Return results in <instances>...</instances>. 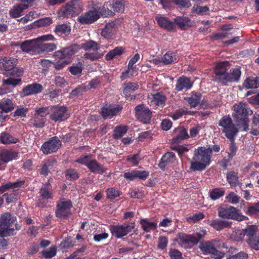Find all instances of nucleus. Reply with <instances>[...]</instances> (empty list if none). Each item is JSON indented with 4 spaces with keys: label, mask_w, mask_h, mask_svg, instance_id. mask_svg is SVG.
I'll return each instance as SVG.
<instances>
[{
    "label": "nucleus",
    "mask_w": 259,
    "mask_h": 259,
    "mask_svg": "<svg viewBox=\"0 0 259 259\" xmlns=\"http://www.w3.org/2000/svg\"><path fill=\"white\" fill-rule=\"evenodd\" d=\"M229 66V63L227 61L222 62L217 65L214 72V80L220 82L222 84H225L228 82L238 81L241 72L239 68L233 69L230 73H227V67Z\"/></svg>",
    "instance_id": "obj_1"
},
{
    "label": "nucleus",
    "mask_w": 259,
    "mask_h": 259,
    "mask_svg": "<svg viewBox=\"0 0 259 259\" xmlns=\"http://www.w3.org/2000/svg\"><path fill=\"white\" fill-rule=\"evenodd\" d=\"M212 154L211 148L200 147L194 151V156L191 162L192 170L202 171L209 165Z\"/></svg>",
    "instance_id": "obj_2"
},
{
    "label": "nucleus",
    "mask_w": 259,
    "mask_h": 259,
    "mask_svg": "<svg viewBox=\"0 0 259 259\" xmlns=\"http://www.w3.org/2000/svg\"><path fill=\"white\" fill-rule=\"evenodd\" d=\"M234 113L233 116L238 125L240 128H242L243 131H246L248 130L249 119L247 117L249 114H252L253 112L248 107L247 103L240 102L238 104L234 105Z\"/></svg>",
    "instance_id": "obj_3"
},
{
    "label": "nucleus",
    "mask_w": 259,
    "mask_h": 259,
    "mask_svg": "<svg viewBox=\"0 0 259 259\" xmlns=\"http://www.w3.org/2000/svg\"><path fill=\"white\" fill-rule=\"evenodd\" d=\"M199 247L203 253L211 254V257L215 259L222 258L225 255L224 252L219 251L218 249L228 248L224 243H221L217 240L200 242Z\"/></svg>",
    "instance_id": "obj_4"
},
{
    "label": "nucleus",
    "mask_w": 259,
    "mask_h": 259,
    "mask_svg": "<svg viewBox=\"0 0 259 259\" xmlns=\"http://www.w3.org/2000/svg\"><path fill=\"white\" fill-rule=\"evenodd\" d=\"M16 221L15 217L10 212H5L0 216V237L14 235L15 229L13 228Z\"/></svg>",
    "instance_id": "obj_5"
},
{
    "label": "nucleus",
    "mask_w": 259,
    "mask_h": 259,
    "mask_svg": "<svg viewBox=\"0 0 259 259\" xmlns=\"http://www.w3.org/2000/svg\"><path fill=\"white\" fill-rule=\"evenodd\" d=\"M205 230H200L195 234H186L184 233H179L178 238L180 243L185 248H191L196 245L200 241L206 234Z\"/></svg>",
    "instance_id": "obj_6"
},
{
    "label": "nucleus",
    "mask_w": 259,
    "mask_h": 259,
    "mask_svg": "<svg viewBox=\"0 0 259 259\" xmlns=\"http://www.w3.org/2000/svg\"><path fill=\"white\" fill-rule=\"evenodd\" d=\"M83 10V5L80 0H73L66 4L59 12L60 17L67 18L78 15Z\"/></svg>",
    "instance_id": "obj_7"
},
{
    "label": "nucleus",
    "mask_w": 259,
    "mask_h": 259,
    "mask_svg": "<svg viewBox=\"0 0 259 259\" xmlns=\"http://www.w3.org/2000/svg\"><path fill=\"white\" fill-rule=\"evenodd\" d=\"M218 215L222 218L233 219L238 221L246 220L248 219L247 217L240 213L239 210L236 208L229 205L220 207L218 208Z\"/></svg>",
    "instance_id": "obj_8"
},
{
    "label": "nucleus",
    "mask_w": 259,
    "mask_h": 259,
    "mask_svg": "<svg viewBox=\"0 0 259 259\" xmlns=\"http://www.w3.org/2000/svg\"><path fill=\"white\" fill-rule=\"evenodd\" d=\"M219 125L222 127V131L227 138L233 140L238 133V130L233 124L232 120L229 116L223 117L219 121Z\"/></svg>",
    "instance_id": "obj_9"
},
{
    "label": "nucleus",
    "mask_w": 259,
    "mask_h": 259,
    "mask_svg": "<svg viewBox=\"0 0 259 259\" xmlns=\"http://www.w3.org/2000/svg\"><path fill=\"white\" fill-rule=\"evenodd\" d=\"M23 70L22 68H16L13 70L11 74L12 76H16L17 78L10 77L7 79L3 80L2 87L0 88V95H4L9 92L6 85H11L15 87L19 84L21 81V79L20 77L23 75Z\"/></svg>",
    "instance_id": "obj_10"
},
{
    "label": "nucleus",
    "mask_w": 259,
    "mask_h": 259,
    "mask_svg": "<svg viewBox=\"0 0 259 259\" xmlns=\"http://www.w3.org/2000/svg\"><path fill=\"white\" fill-rule=\"evenodd\" d=\"M72 203L70 200L62 198L59 200L56 205V217L61 219H66L71 215L70 209Z\"/></svg>",
    "instance_id": "obj_11"
},
{
    "label": "nucleus",
    "mask_w": 259,
    "mask_h": 259,
    "mask_svg": "<svg viewBox=\"0 0 259 259\" xmlns=\"http://www.w3.org/2000/svg\"><path fill=\"white\" fill-rule=\"evenodd\" d=\"M245 240L250 248L259 250V237L257 235L256 227L255 226H248L246 228Z\"/></svg>",
    "instance_id": "obj_12"
},
{
    "label": "nucleus",
    "mask_w": 259,
    "mask_h": 259,
    "mask_svg": "<svg viewBox=\"0 0 259 259\" xmlns=\"http://www.w3.org/2000/svg\"><path fill=\"white\" fill-rule=\"evenodd\" d=\"M80 49V46L78 45H73L62 50L56 51L53 57L55 60H69L71 61V57L74 55Z\"/></svg>",
    "instance_id": "obj_13"
},
{
    "label": "nucleus",
    "mask_w": 259,
    "mask_h": 259,
    "mask_svg": "<svg viewBox=\"0 0 259 259\" xmlns=\"http://www.w3.org/2000/svg\"><path fill=\"white\" fill-rule=\"evenodd\" d=\"M134 227L135 223H128L122 225L111 226L110 230L113 235L120 238L131 232L134 229Z\"/></svg>",
    "instance_id": "obj_14"
},
{
    "label": "nucleus",
    "mask_w": 259,
    "mask_h": 259,
    "mask_svg": "<svg viewBox=\"0 0 259 259\" xmlns=\"http://www.w3.org/2000/svg\"><path fill=\"white\" fill-rule=\"evenodd\" d=\"M136 115L138 119L143 123L150 122L152 112L144 104L139 105L135 107Z\"/></svg>",
    "instance_id": "obj_15"
},
{
    "label": "nucleus",
    "mask_w": 259,
    "mask_h": 259,
    "mask_svg": "<svg viewBox=\"0 0 259 259\" xmlns=\"http://www.w3.org/2000/svg\"><path fill=\"white\" fill-rule=\"evenodd\" d=\"M61 146V142L57 137L51 138L41 146V150L45 154L56 152Z\"/></svg>",
    "instance_id": "obj_16"
},
{
    "label": "nucleus",
    "mask_w": 259,
    "mask_h": 259,
    "mask_svg": "<svg viewBox=\"0 0 259 259\" xmlns=\"http://www.w3.org/2000/svg\"><path fill=\"white\" fill-rule=\"evenodd\" d=\"M56 48L54 43H44L33 40V55L53 52Z\"/></svg>",
    "instance_id": "obj_17"
},
{
    "label": "nucleus",
    "mask_w": 259,
    "mask_h": 259,
    "mask_svg": "<svg viewBox=\"0 0 259 259\" xmlns=\"http://www.w3.org/2000/svg\"><path fill=\"white\" fill-rule=\"evenodd\" d=\"M49 112V109L47 107L36 108L33 125L38 127H42L45 122L44 117L48 114Z\"/></svg>",
    "instance_id": "obj_18"
},
{
    "label": "nucleus",
    "mask_w": 259,
    "mask_h": 259,
    "mask_svg": "<svg viewBox=\"0 0 259 259\" xmlns=\"http://www.w3.org/2000/svg\"><path fill=\"white\" fill-rule=\"evenodd\" d=\"M100 18L99 12L97 10H90L82 14L77 18V21L81 24H91Z\"/></svg>",
    "instance_id": "obj_19"
},
{
    "label": "nucleus",
    "mask_w": 259,
    "mask_h": 259,
    "mask_svg": "<svg viewBox=\"0 0 259 259\" xmlns=\"http://www.w3.org/2000/svg\"><path fill=\"white\" fill-rule=\"evenodd\" d=\"M51 118L55 121H63L68 117L66 108L64 106H54L52 108Z\"/></svg>",
    "instance_id": "obj_20"
},
{
    "label": "nucleus",
    "mask_w": 259,
    "mask_h": 259,
    "mask_svg": "<svg viewBox=\"0 0 259 259\" xmlns=\"http://www.w3.org/2000/svg\"><path fill=\"white\" fill-rule=\"evenodd\" d=\"M17 63L18 60L13 57H0V70L5 71L14 70Z\"/></svg>",
    "instance_id": "obj_21"
},
{
    "label": "nucleus",
    "mask_w": 259,
    "mask_h": 259,
    "mask_svg": "<svg viewBox=\"0 0 259 259\" xmlns=\"http://www.w3.org/2000/svg\"><path fill=\"white\" fill-rule=\"evenodd\" d=\"M166 100L165 97L160 93L150 94L148 96V102L151 106L157 107L159 106H163Z\"/></svg>",
    "instance_id": "obj_22"
},
{
    "label": "nucleus",
    "mask_w": 259,
    "mask_h": 259,
    "mask_svg": "<svg viewBox=\"0 0 259 259\" xmlns=\"http://www.w3.org/2000/svg\"><path fill=\"white\" fill-rule=\"evenodd\" d=\"M122 109L121 107L118 106L113 107L107 105L104 106L101 110V114L104 118H111L117 114Z\"/></svg>",
    "instance_id": "obj_23"
},
{
    "label": "nucleus",
    "mask_w": 259,
    "mask_h": 259,
    "mask_svg": "<svg viewBox=\"0 0 259 259\" xmlns=\"http://www.w3.org/2000/svg\"><path fill=\"white\" fill-rule=\"evenodd\" d=\"M28 5L27 4H16L9 11L10 17L13 18H17L20 17L23 11L28 8Z\"/></svg>",
    "instance_id": "obj_24"
},
{
    "label": "nucleus",
    "mask_w": 259,
    "mask_h": 259,
    "mask_svg": "<svg viewBox=\"0 0 259 259\" xmlns=\"http://www.w3.org/2000/svg\"><path fill=\"white\" fill-rule=\"evenodd\" d=\"M232 223V222L219 219L212 220L209 221V225L217 231L230 227Z\"/></svg>",
    "instance_id": "obj_25"
},
{
    "label": "nucleus",
    "mask_w": 259,
    "mask_h": 259,
    "mask_svg": "<svg viewBox=\"0 0 259 259\" xmlns=\"http://www.w3.org/2000/svg\"><path fill=\"white\" fill-rule=\"evenodd\" d=\"M18 156V153L8 150H4L0 152V159L2 162L7 163L13 159L16 158Z\"/></svg>",
    "instance_id": "obj_26"
},
{
    "label": "nucleus",
    "mask_w": 259,
    "mask_h": 259,
    "mask_svg": "<svg viewBox=\"0 0 259 259\" xmlns=\"http://www.w3.org/2000/svg\"><path fill=\"white\" fill-rule=\"evenodd\" d=\"M25 182L24 180H20L3 184L0 187V194H2L10 189L20 188L25 184Z\"/></svg>",
    "instance_id": "obj_27"
},
{
    "label": "nucleus",
    "mask_w": 259,
    "mask_h": 259,
    "mask_svg": "<svg viewBox=\"0 0 259 259\" xmlns=\"http://www.w3.org/2000/svg\"><path fill=\"white\" fill-rule=\"evenodd\" d=\"M19 188L12 189V192L10 193H6L3 195V196L5 199L7 204L11 203L18 199L22 192V190Z\"/></svg>",
    "instance_id": "obj_28"
},
{
    "label": "nucleus",
    "mask_w": 259,
    "mask_h": 259,
    "mask_svg": "<svg viewBox=\"0 0 259 259\" xmlns=\"http://www.w3.org/2000/svg\"><path fill=\"white\" fill-rule=\"evenodd\" d=\"M192 87L190 80L186 77H180L177 81L176 90L178 91H181L183 90H188Z\"/></svg>",
    "instance_id": "obj_29"
},
{
    "label": "nucleus",
    "mask_w": 259,
    "mask_h": 259,
    "mask_svg": "<svg viewBox=\"0 0 259 259\" xmlns=\"http://www.w3.org/2000/svg\"><path fill=\"white\" fill-rule=\"evenodd\" d=\"M88 168L92 172L99 174H103L107 170L95 159L90 161V163L88 164Z\"/></svg>",
    "instance_id": "obj_30"
},
{
    "label": "nucleus",
    "mask_w": 259,
    "mask_h": 259,
    "mask_svg": "<svg viewBox=\"0 0 259 259\" xmlns=\"http://www.w3.org/2000/svg\"><path fill=\"white\" fill-rule=\"evenodd\" d=\"M175 22L182 30L187 29L192 25V22L186 17H178L174 19Z\"/></svg>",
    "instance_id": "obj_31"
},
{
    "label": "nucleus",
    "mask_w": 259,
    "mask_h": 259,
    "mask_svg": "<svg viewBox=\"0 0 259 259\" xmlns=\"http://www.w3.org/2000/svg\"><path fill=\"white\" fill-rule=\"evenodd\" d=\"M139 88L138 84L135 82H128L125 83L123 93L127 99H132L133 98L130 97L131 93L135 92Z\"/></svg>",
    "instance_id": "obj_32"
},
{
    "label": "nucleus",
    "mask_w": 259,
    "mask_h": 259,
    "mask_svg": "<svg viewBox=\"0 0 259 259\" xmlns=\"http://www.w3.org/2000/svg\"><path fill=\"white\" fill-rule=\"evenodd\" d=\"M156 20L160 27L168 30H172L175 28L174 23L165 17H156Z\"/></svg>",
    "instance_id": "obj_33"
},
{
    "label": "nucleus",
    "mask_w": 259,
    "mask_h": 259,
    "mask_svg": "<svg viewBox=\"0 0 259 259\" xmlns=\"http://www.w3.org/2000/svg\"><path fill=\"white\" fill-rule=\"evenodd\" d=\"M18 139L13 137L9 133L3 132L0 136V141L4 144H15L18 142Z\"/></svg>",
    "instance_id": "obj_34"
},
{
    "label": "nucleus",
    "mask_w": 259,
    "mask_h": 259,
    "mask_svg": "<svg viewBox=\"0 0 259 259\" xmlns=\"http://www.w3.org/2000/svg\"><path fill=\"white\" fill-rule=\"evenodd\" d=\"M0 109L5 113L12 111L14 109V105L10 99H4L0 102Z\"/></svg>",
    "instance_id": "obj_35"
},
{
    "label": "nucleus",
    "mask_w": 259,
    "mask_h": 259,
    "mask_svg": "<svg viewBox=\"0 0 259 259\" xmlns=\"http://www.w3.org/2000/svg\"><path fill=\"white\" fill-rule=\"evenodd\" d=\"M243 86L247 89L257 88L259 87V78L249 77L243 83Z\"/></svg>",
    "instance_id": "obj_36"
},
{
    "label": "nucleus",
    "mask_w": 259,
    "mask_h": 259,
    "mask_svg": "<svg viewBox=\"0 0 259 259\" xmlns=\"http://www.w3.org/2000/svg\"><path fill=\"white\" fill-rule=\"evenodd\" d=\"M177 136L173 139V141L175 143H180L182 140L189 138V136L187 133V130L183 127H181L177 129Z\"/></svg>",
    "instance_id": "obj_37"
},
{
    "label": "nucleus",
    "mask_w": 259,
    "mask_h": 259,
    "mask_svg": "<svg viewBox=\"0 0 259 259\" xmlns=\"http://www.w3.org/2000/svg\"><path fill=\"white\" fill-rule=\"evenodd\" d=\"M115 27V23L114 22L106 24L104 29L102 31V35L105 38H110L112 36Z\"/></svg>",
    "instance_id": "obj_38"
},
{
    "label": "nucleus",
    "mask_w": 259,
    "mask_h": 259,
    "mask_svg": "<svg viewBox=\"0 0 259 259\" xmlns=\"http://www.w3.org/2000/svg\"><path fill=\"white\" fill-rule=\"evenodd\" d=\"M201 98V95L200 94H195L192 96L191 97L185 98V100L188 102L191 107H195L198 105H200V106L202 107L203 105L202 104H200Z\"/></svg>",
    "instance_id": "obj_39"
},
{
    "label": "nucleus",
    "mask_w": 259,
    "mask_h": 259,
    "mask_svg": "<svg viewBox=\"0 0 259 259\" xmlns=\"http://www.w3.org/2000/svg\"><path fill=\"white\" fill-rule=\"evenodd\" d=\"M174 159L175 154L172 152H167L162 157L159 166L161 168H163L166 164L172 162Z\"/></svg>",
    "instance_id": "obj_40"
},
{
    "label": "nucleus",
    "mask_w": 259,
    "mask_h": 259,
    "mask_svg": "<svg viewBox=\"0 0 259 259\" xmlns=\"http://www.w3.org/2000/svg\"><path fill=\"white\" fill-rule=\"evenodd\" d=\"M227 180L232 187H236L239 184L237 174L234 171L228 172L226 175Z\"/></svg>",
    "instance_id": "obj_41"
},
{
    "label": "nucleus",
    "mask_w": 259,
    "mask_h": 259,
    "mask_svg": "<svg viewBox=\"0 0 259 259\" xmlns=\"http://www.w3.org/2000/svg\"><path fill=\"white\" fill-rule=\"evenodd\" d=\"M71 31L70 26L66 24H59L56 26L55 29V32L58 35L64 34H68Z\"/></svg>",
    "instance_id": "obj_42"
},
{
    "label": "nucleus",
    "mask_w": 259,
    "mask_h": 259,
    "mask_svg": "<svg viewBox=\"0 0 259 259\" xmlns=\"http://www.w3.org/2000/svg\"><path fill=\"white\" fill-rule=\"evenodd\" d=\"M80 48H82L85 51L90 50L97 51L99 49V45L96 42L93 40H89L82 44L80 47Z\"/></svg>",
    "instance_id": "obj_43"
},
{
    "label": "nucleus",
    "mask_w": 259,
    "mask_h": 259,
    "mask_svg": "<svg viewBox=\"0 0 259 259\" xmlns=\"http://www.w3.org/2000/svg\"><path fill=\"white\" fill-rule=\"evenodd\" d=\"M127 128L126 126H117L114 130L113 137L115 139L121 138L127 132Z\"/></svg>",
    "instance_id": "obj_44"
},
{
    "label": "nucleus",
    "mask_w": 259,
    "mask_h": 259,
    "mask_svg": "<svg viewBox=\"0 0 259 259\" xmlns=\"http://www.w3.org/2000/svg\"><path fill=\"white\" fill-rule=\"evenodd\" d=\"M52 22V19L50 17L40 19L33 22V28L46 26L50 25Z\"/></svg>",
    "instance_id": "obj_45"
},
{
    "label": "nucleus",
    "mask_w": 259,
    "mask_h": 259,
    "mask_svg": "<svg viewBox=\"0 0 259 259\" xmlns=\"http://www.w3.org/2000/svg\"><path fill=\"white\" fill-rule=\"evenodd\" d=\"M175 54L172 52H168L162 58V62L166 65L172 63L176 60Z\"/></svg>",
    "instance_id": "obj_46"
},
{
    "label": "nucleus",
    "mask_w": 259,
    "mask_h": 259,
    "mask_svg": "<svg viewBox=\"0 0 259 259\" xmlns=\"http://www.w3.org/2000/svg\"><path fill=\"white\" fill-rule=\"evenodd\" d=\"M49 184L45 185L40 190V196L42 199H51L52 198V193L49 191L50 189Z\"/></svg>",
    "instance_id": "obj_47"
},
{
    "label": "nucleus",
    "mask_w": 259,
    "mask_h": 259,
    "mask_svg": "<svg viewBox=\"0 0 259 259\" xmlns=\"http://www.w3.org/2000/svg\"><path fill=\"white\" fill-rule=\"evenodd\" d=\"M141 224L143 229L146 232H149L151 230L155 229L157 226L156 223L148 222L144 219L141 220Z\"/></svg>",
    "instance_id": "obj_48"
},
{
    "label": "nucleus",
    "mask_w": 259,
    "mask_h": 259,
    "mask_svg": "<svg viewBox=\"0 0 259 259\" xmlns=\"http://www.w3.org/2000/svg\"><path fill=\"white\" fill-rule=\"evenodd\" d=\"M57 252V248L55 246H51L49 249L44 250L41 253L43 257L46 258H51L55 256Z\"/></svg>",
    "instance_id": "obj_49"
},
{
    "label": "nucleus",
    "mask_w": 259,
    "mask_h": 259,
    "mask_svg": "<svg viewBox=\"0 0 259 259\" xmlns=\"http://www.w3.org/2000/svg\"><path fill=\"white\" fill-rule=\"evenodd\" d=\"M123 51L121 47H116L110 51L106 56L107 60H110L116 56L120 55Z\"/></svg>",
    "instance_id": "obj_50"
},
{
    "label": "nucleus",
    "mask_w": 259,
    "mask_h": 259,
    "mask_svg": "<svg viewBox=\"0 0 259 259\" xmlns=\"http://www.w3.org/2000/svg\"><path fill=\"white\" fill-rule=\"evenodd\" d=\"M112 8L116 12H123L124 10V1L123 0H115L112 4Z\"/></svg>",
    "instance_id": "obj_51"
},
{
    "label": "nucleus",
    "mask_w": 259,
    "mask_h": 259,
    "mask_svg": "<svg viewBox=\"0 0 259 259\" xmlns=\"http://www.w3.org/2000/svg\"><path fill=\"white\" fill-rule=\"evenodd\" d=\"M244 237H246V228L242 230H236L231 235L232 238L237 241L241 240Z\"/></svg>",
    "instance_id": "obj_52"
},
{
    "label": "nucleus",
    "mask_w": 259,
    "mask_h": 259,
    "mask_svg": "<svg viewBox=\"0 0 259 259\" xmlns=\"http://www.w3.org/2000/svg\"><path fill=\"white\" fill-rule=\"evenodd\" d=\"M225 194V191L223 189L219 188H215L213 189L209 193L210 197L212 200H217Z\"/></svg>",
    "instance_id": "obj_53"
},
{
    "label": "nucleus",
    "mask_w": 259,
    "mask_h": 259,
    "mask_svg": "<svg viewBox=\"0 0 259 259\" xmlns=\"http://www.w3.org/2000/svg\"><path fill=\"white\" fill-rule=\"evenodd\" d=\"M106 192L107 198L111 200L115 199L120 195V191L115 188H108Z\"/></svg>",
    "instance_id": "obj_54"
},
{
    "label": "nucleus",
    "mask_w": 259,
    "mask_h": 259,
    "mask_svg": "<svg viewBox=\"0 0 259 259\" xmlns=\"http://www.w3.org/2000/svg\"><path fill=\"white\" fill-rule=\"evenodd\" d=\"M21 49L22 52L29 53L32 51V39L25 40L21 42Z\"/></svg>",
    "instance_id": "obj_55"
},
{
    "label": "nucleus",
    "mask_w": 259,
    "mask_h": 259,
    "mask_svg": "<svg viewBox=\"0 0 259 259\" xmlns=\"http://www.w3.org/2000/svg\"><path fill=\"white\" fill-rule=\"evenodd\" d=\"M65 176L66 179L69 180H76L79 177L78 174L76 170L72 168L68 169L66 170Z\"/></svg>",
    "instance_id": "obj_56"
},
{
    "label": "nucleus",
    "mask_w": 259,
    "mask_h": 259,
    "mask_svg": "<svg viewBox=\"0 0 259 259\" xmlns=\"http://www.w3.org/2000/svg\"><path fill=\"white\" fill-rule=\"evenodd\" d=\"M204 218V214L203 213L198 212L187 218V221L189 223H196Z\"/></svg>",
    "instance_id": "obj_57"
},
{
    "label": "nucleus",
    "mask_w": 259,
    "mask_h": 259,
    "mask_svg": "<svg viewBox=\"0 0 259 259\" xmlns=\"http://www.w3.org/2000/svg\"><path fill=\"white\" fill-rule=\"evenodd\" d=\"M209 7L207 6H200L197 5H194L192 8V11L198 14H201L208 11Z\"/></svg>",
    "instance_id": "obj_58"
},
{
    "label": "nucleus",
    "mask_w": 259,
    "mask_h": 259,
    "mask_svg": "<svg viewBox=\"0 0 259 259\" xmlns=\"http://www.w3.org/2000/svg\"><path fill=\"white\" fill-rule=\"evenodd\" d=\"M102 55V54H99L97 52L86 53L84 55V58L85 59H90L92 61H94L100 58Z\"/></svg>",
    "instance_id": "obj_59"
},
{
    "label": "nucleus",
    "mask_w": 259,
    "mask_h": 259,
    "mask_svg": "<svg viewBox=\"0 0 259 259\" xmlns=\"http://www.w3.org/2000/svg\"><path fill=\"white\" fill-rule=\"evenodd\" d=\"M18 108L15 110L14 113V116L24 117L26 116L28 112L27 108H24L21 106L18 107Z\"/></svg>",
    "instance_id": "obj_60"
},
{
    "label": "nucleus",
    "mask_w": 259,
    "mask_h": 259,
    "mask_svg": "<svg viewBox=\"0 0 259 259\" xmlns=\"http://www.w3.org/2000/svg\"><path fill=\"white\" fill-rule=\"evenodd\" d=\"M169 255L172 259H184L182 256V253L177 249H170Z\"/></svg>",
    "instance_id": "obj_61"
},
{
    "label": "nucleus",
    "mask_w": 259,
    "mask_h": 259,
    "mask_svg": "<svg viewBox=\"0 0 259 259\" xmlns=\"http://www.w3.org/2000/svg\"><path fill=\"white\" fill-rule=\"evenodd\" d=\"M228 202L232 204H236L239 201V197L233 192L229 193L226 197Z\"/></svg>",
    "instance_id": "obj_62"
},
{
    "label": "nucleus",
    "mask_w": 259,
    "mask_h": 259,
    "mask_svg": "<svg viewBox=\"0 0 259 259\" xmlns=\"http://www.w3.org/2000/svg\"><path fill=\"white\" fill-rule=\"evenodd\" d=\"M168 239L166 237L160 236L158 239V248L160 249H164L167 245Z\"/></svg>",
    "instance_id": "obj_63"
},
{
    "label": "nucleus",
    "mask_w": 259,
    "mask_h": 259,
    "mask_svg": "<svg viewBox=\"0 0 259 259\" xmlns=\"http://www.w3.org/2000/svg\"><path fill=\"white\" fill-rule=\"evenodd\" d=\"M69 69L70 72L73 75H78L82 71V67L78 65L72 66Z\"/></svg>",
    "instance_id": "obj_64"
}]
</instances>
